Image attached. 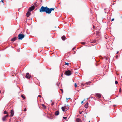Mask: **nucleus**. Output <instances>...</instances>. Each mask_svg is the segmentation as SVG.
Masks as SVG:
<instances>
[{
	"label": "nucleus",
	"mask_w": 122,
	"mask_h": 122,
	"mask_svg": "<svg viewBox=\"0 0 122 122\" xmlns=\"http://www.w3.org/2000/svg\"><path fill=\"white\" fill-rule=\"evenodd\" d=\"M55 9L54 8H49L47 6L44 7L42 6L39 10V11L41 12H45L46 14H49L51 13V12L54 10Z\"/></svg>",
	"instance_id": "f257e3e1"
},
{
	"label": "nucleus",
	"mask_w": 122,
	"mask_h": 122,
	"mask_svg": "<svg viewBox=\"0 0 122 122\" xmlns=\"http://www.w3.org/2000/svg\"><path fill=\"white\" fill-rule=\"evenodd\" d=\"M25 35L22 34H19L18 36V39L21 40L22 39L25 37Z\"/></svg>",
	"instance_id": "f03ea898"
},
{
	"label": "nucleus",
	"mask_w": 122,
	"mask_h": 122,
	"mask_svg": "<svg viewBox=\"0 0 122 122\" xmlns=\"http://www.w3.org/2000/svg\"><path fill=\"white\" fill-rule=\"evenodd\" d=\"M71 74V71L68 70L66 71L65 72V74L67 76H70Z\"/></svg>",
	"instance_id": "7ed1b4c3"
},
{
	"label": "nucleus",
	"mask_w": 122,
	"mask_h": 122,
	"mask_svg": "<svg viewBox=\"0 0 122 122\" xmlns=\"http://www.w3.org/2000/svg\"><path fill=\"white\" fill-rule=\"evenodd\" d=\"M9 116L8 114H7V115H6L5 116L3 117L2 118V120L3 121H6V118L8 117Z\"/></svg>",
	"instance_id": "20e7f679"
},
{
	"label": "nucleus",
	"mask_w": 122,
	"mask_h": 122,
	"mask_svg": "<svg viewBox=\"0 0 122 122\" xmlns=\"http://www.w3.org/2000/svg\"><path fill=\"white\" fill-rule=\"evenodd\" d=\"M25 77L28 79L30 78V75L29 74V73H26Z\"/></svg>",
	"instance_id": "39448f33"
},
{
	"label": "nucleus",
	"mask_w": 122,
	"mask_h": 122,
	"mask_svg": "<svg viewBox=\"0 0 122 122\" xmlns=\"http://www.w3.org/2000/svg\"><path fill=\"white\" fill-rule=\"evenodd\" d=\"M35 9V6L33 5L29 9V10L31 11L34 10Z\"/></svg>",
	"instance_id": "423d86ee"
},
{
	"label": "nucleus",
	"mask_w": 122,
	"mask_h": 122,
	"mask_svg": "<svg viewBox=\"0 0 122 122\" xmlns=\"http://www.w3.org/2000/svg\"><path fill=\"white\" fill-rule=\"evenodd\" d=\"M11 114H10V117H12L14 113V112L13 111V110H11Z\"/></svg>",
	"instance_id": "0eeeda50"
},
{
	"label": "nucleus",
	"mask_w": 122,
	"mask_h": 122,
	"mask_svg": "<svg viewBox=\"0 0 122 122\" xmlns=\"http://www.w3.org/2000/svg\"><path fill=\"white\" fill-rule=\"evenodd\" d=\"M76 122H81V120L79 118H76Z\"/></svg>",
	"instance_id": "6e6552de"
},
{
	"label": "nucleus",
	"mask_w": 122,
	"mask_h": 122,
	"mask_svg": "<svg viewBox=\"0 0 122 122\" xmlns=\"http://www.w3.org/2000/svg\"><path fill=\"white\" fill-rule=\"evenodd\" d=\"M96 95L97 97L99 98H100L101 97V94L99 93H97L96 94Z\"/></svg>",
	"instance_id": "1a4fd4ad"
},
{
	"label": "nucleus",
	"mask_w": 122,
	"mask_h": 122,
	"mask_svg": "<svg viewBox=\"0 0 122 122\" xmlns=\"http://www.w3.org/2000/svg\"><path fill=\"white\" fill-rule=\"evenodd\" d=\"M30 14V11H28L26 13V16L27 17H29Z\"/></svg>",
	"instance_id": "9d476101"
},
{
	"label": "nucleus",
	"mask_w": 122,
	"mask_h": 122,
	"mask_svg": "<svg viewBox=\"0 0 122 122\" xmlns=\"http://www.w3.org/2000/svg\"><path fill=\"white\" fill-rule=\"evenodd\" d=\"M17 39V37H15L14 38H12L11 40V41H15Z\"/></svg>",
	"instance_id": "9b49d317"
},
{
	"label": "nucleus",
	"mask_w": 122,
	"mask_h": 122,
	"mask_svg": "<svg viewBox=\"0 0 122 122\" xmlns=\"http://www.w3.org/2000/svg\"><path fill=\"white\" fill-rule=\"evenodd\" d=\"M59 112L58 111H56L55 112V115L56 116H57L59 115Z\"/></svg>",
	"instance_id": "f8f14e48"
},
{
	"label": "nucleus",
	"mask_w": 122,
	"mask_h": 122,
	"mask_svg": "<svg viewBox=\"0 0 122 122\" xmlns=\"http://www.w3.org/2000/svg\"><path fill=\"white\" fill-rule=\"evenodd\" d=\"M66 106H64V107H61V109L63 111H65V109H66Z\"/></svg>",
	"instance_id": "ddd939ff"
},
{
	"label": "nucleus",
	"mask_w": 122,
	"mask_h": 122,
	"mask_svg": "<svg viewBox=\"0 0 122 122\" xmlns=\"http://www.w3.org/2000/svg\"><path fill=\"white\" fill-rule=\"evenodd\" d=\"M84 107L86 108H87L88 107V103L87 102L86 103L84 106Z\"/></svg>",
	"instance_id": "4468645a"
},
{
	"label": "nucleus",
	"mask_w": 122,
	"mask_h": 122,
	"mask_svg": "<svg viewBox=\"0 0 122 122\" xmlns=\"http://www.w3.org/2000/svg\"><path fill=\"white\" fill-rule=\"evenodd\" d=\"M61 38L63 40H65L66 39V37L65 36H63L61 37Z\"/></svg>",
	"instance_id": "2eb2a0df"
},
{
	"label": "nucleus",
	"mask_w": 122,
	"mask_h": 122,
	"mask_svg": "<svg viewBox=\"0 0 122 122\" xmlns=\"http://www.w3.org/2000/svg\"><path fill=\"white\" fill-rule=\"evenodd\" d=\"M43 107V108L44 109H46V106L43 104H42L41 105Z\"/></svg>",
	"instance_id": "dca6fc26"
},
{
	"label": "nucleus",
	"mask_w": 122,
	"mask_h": 122,
	"mask_svg": "<svg viewBox=\"0 0 122 122\" xmlns=\"http://www.w3.org/2000/svg\"><path fill=\"white\" fill-rule=\"evenodd\" d=\"M96 41V40H94L93 41H91V43H95Z\"/></svg>",
	"instance_id": "f3484780"
},
{
	"label": "nucleus",
	"mask_w": 122,
	"mask_h": 122,
	"mask_svg": "<svg viewBox=\"0 0 122 122\" xmlns=\"http://www.w3.org/2000/svg\"><path fill=\"white\" fill-rule=\"evenodd\" d=\"M4 114H7V115L8 114V112H7L6 111H5L4 112Z\"/></svg>",
	"instance_id": "a211bd4d"
},
{
	"label": "nucleus",
	"mask_w": 122,
	"mask_h": 122,
	"mask_svg": "<svg viewBox=\"0 0 122 122\" xmlns=\"http://www.w3.org/2000/svg\"><path fill=\"white\" fill-rule=\"evenodd\" d=\"M21 97L23 99H25V97L23 95H21Z\"/></svg>",
	"instance_id": "6ab92c4d"
},
{
	"label": "nucleus",
	"mask_w": 122,
	"mask_h": 122,
	"mask_svg": "<svg viewBox=\"0 0 122 122\" xmlns=\"http://www.w3.org/2000/svg\"><path fill=\"white\" fill-rule=\"evenodd\" d=\"M91 82H90V81L87 82L85 83V84H86L87 85V84H88L90 83Z\"/></svg>",
	"instance_id": "aec40b11"
},
{
	"label": "nucleus",
	"mask_w": 122,
	"mask_h": 122,
	"mask_svg": "<svg viewBox=\"0 0 122 122\" xmlns=\"http://www.w3.org/2000/svg\"><path fill=\"white\" fill-rule=\"evenodd\" d=\"M86 43L85 42H82L81 43V44L83 45H85V44Z\"/></svg>",
	"instance_id": "412c9836"
},
{
	"label": "nucleus",
	"mask_w": 122,
	"mask_h": 122,
	"mask_svg": "<svg viewBox=\"0 0 122 122\" xmlns=\"http://www.w3.org/2000/svg\"><path fill=\"white\" fill-rule=\"evenodd\" d=\"M69 64L68 63H66V62H65V65H68Z\"/></svg>",
	"instance_id": "4be33fe9"
},
{
	"label": "nucleus",
	"mask_w": 122,
	"mask_h": 122,
	"mask_svg": "<svg viewBox=\"0 0 122 122\" xmlns=\"http://www.w3.org/2000/svg\"><path fill=\"white\" fill-rule=\"evenodd\" d=\"M54 104V103L53 102H52L51 104V106H52Z\"/></svg>",
	"instance_id": "5701e85b"
},
{
	"label": "nucleus",
	"mask_w": 122,
	"mask_h": 122,
	"mask_svg": "<svg viewBox=\"0 0 122 122\" xmlns=\"http://www.w3.org/2000/svg\"><path fill=\"white\" fill-rule=\"evenodd\" d=\"M75 87H76L77 86V85L76 84V83H75Z\"/></svg>",
	"instance_id": "b1692460"
},
{
	"label": "nucleus",
	"mask_w": 122,
	"mask_h": 122,
	"mask_svg": "<svg viewBox=\"0 0 122 122\" xmlns=\"http://www.w3.org/2000/svg\"><path fill=\"white\" fill-rule=\"evenodd\" d=\"M116 84H117L118 83V82L117 81H116L115 82Z\"/></svg>",
	"instance_id": "393cba45"
},
{
	"label": "nucleus",
	"mask_w": 122,
	"mask_h": 122,
	"mask_svg": "<svg viewBox=\"0 0 122 122\" xmlns=\"http://www.w3.org/2000/svg\"><path fill=\"white\" fill-rule=\"evenodd\" d=\"M121 88H120L119 90V92H121Z\"/></svg>",
	"instance_id": "a878e982"
},
{
	"label": "nucleus",
	"mask_w": 122,
	"mask_h": 122,
	"mask_svg": "<svg viewBox=\"0 0 122 122\" xmlns=\"http://www.w3.org/2000/svg\"><path fill=\"white\" fill-rule=\"evenodd\" d=\"M67 118V117H63V118L64 119H66Z\"/></svg>",
	"instance_id": "bb28decb"
},
{
	"label": "nucleus",
	"mask_w": 122,
	"mask_h": 122,
	"mask_svg": "<svg viewBox=\"0 0 122 122\" xmlns=\"http://www.w3.org/2000/svg\"><path fill=\"white\" fill-rule=\"evenodd\" d=\"M76 48V47H74L72 49V50L73 51L74 49H75Z\"/></svg>",
	"instance_id": "cd10ccee"
},
{
	"label": "nucleus",
	"mask_w": 122,
	"mask_h": 122,
	"mask_svg": "<svg viewBox=\"0 0 122 122\" xmlns=\"http://www.w3.org/2000/svg\"><path fill=\"white\" fill-rule=\"evenodd\" d=\"M118 57V56L117 55H116V58H117Z\"/></svg>",
	"instance_id": "c85d7f7f"
},
{
	"label": "nucleus",
	"mask_w": 122,
	"mask_h": 122,
	"mask_svg": "<svg viewBox=\"0 0 122 122\" xmlns=\"http://www.w3.org/2000/svg\"><path fill=\"white\" fill-rule=\"evenodd\" d=\"M60 90L61 91H62V93H63V89H60Z\"/></svg>",
	"instance_id": "c756f323"
},
{
	"label": "nucleus",
	"mask_w": 122,
	"mask_h": 122,
	"mask_svg": "<svg viewBox=\"0 0 122 122\" xmlns=\"http://www.w3.org/2000/svg\"><path fill=\"white\" fill-rule=\"evenodd\" d=\"M82 112H81V111H80L79 112V113L80 114H81L82 113Z\"/></svg>",
	"instance_id": "7c9ffc66"
},
{
	"label": "nucleus",
	"mask_w": 122,
	"mask_h": 122,
	"mask_svg": "<svg viewBox=\"0 0 122 122\" xmlns=\"http://www.w3.org/2000/svg\"><path fill=\"white\" fill-rule=\"evenodd\" d=\"M26 110V108H25L24 110V111L25 112Z\"/></svg>",
	"instance_id": "2f4dec72"
},
{
	"label": "nucleus",
	"mask_w": 122,
	"mask_h": 122,
	"mask_svg": "<svg viewBox=\"0 0 122 122\" xmlns=\"http://www.w3.org/2000/svg\"><path fill=\"white\" fill-rule=\"evenodd\" d=\"M38 97H39L41 98V96L40 95H39V96H38Z\"/></svg>",
	"instance_id": "473e14b6"
},
{
	"label": "nucleus",
	"mask_w": 122,
	"mask_h": 122,
	"mask_svg": "<svg viewBox=\"0 0 122 122\" xmlns=\"http://www.w3.org/2000/svg\"><path fill=\"white\" fill-rule=\"evenodd\" d=\"M114 20V18L112 19V21H113Z\"/></svg>",
	"instance_id": "72a5a7b5"
},
{
	"label": "nucleus",
	"mask_w": 122,
	"mask_h": 122,
	"mask_svg": "<svg viewBox=\"0 0 122 122\" xmlns=\"http://www.w3.org/2000/svg\"><path fill=\"white\" fill-rule=\"evenodd\" d=\"M67 100L68 99H70V98H66Z\"/></svg>",
	"instance_id": "f704fd0d"
},
{
	"label": "nucleus",
	"mask_w": 122,
	"mask_h": 122,
	"mask_svg": "<svg viewBox=\"0 0 122 122\" xmlns=\"http://www.w3.org/2000/svg\"><path fill=\"white\" fill-rule=\"evenodd\" d=\"M83 103V101H82L81 102V103L82 104Z\"/></svg>",
	"instance_id": "c9c22d12"
},
{
	"label": "nucleus",
	"mask_w": 122,
	"mask_h": 122,
	"mask_svg": "<svg viewBox=\"0 0 122 122\" xmlns=\"http://www.w3.org/2000/svg\"><path fill=\"white\" fill-rule=\"evenodd\" d=\"M1 1L3 3V0H1Z\"/></svg>",
	"instance_id": "e433bc0d"
},
{
	"label": "nucleus",
	"mask_w": 122,
	"mask_h": 122,
	"mask_svg": "<svg viewBox=\"0 0 122 122\" xmlns=\"http://www.w3.org/2000/svg\"><path fill=\"white\" fill-rule=\"evenodd\" d=\"M63 73L61 75V76L62 77V76H63Z\"/></svg>",
	"instance_id": "4c0bfd02"
},
{
	"label": "nucleus",
	"mask_w": 122,
	"mask_h": 122,
	"mask_svg": "<svg viewBox=\"0 0 122 122\" xmlns=\"http://www.w3.org/2000/svg\"><path fill=\"white\" fill-rule=\"evenodd\" d=\"M95 28V26H94V25H93V28Z\"/></svg>",
	"instance_id": "58836bf2"
},
{
	"label": "nucleus",
	"mask_w": 122,
	"mask_h": 122,
	"mask_svg": "<svg viewBox=\"0 0 122 122\" xmlns=\"http://www.w3.org/2000/svg\"><path fill=\"white\" fill-rule=\"evenodd\" d=\"M85 100H86V99H84V100H83V101H85Z\"/></svg>",
	"instance_id": "ea45409f"
},
{
	"label": "nucleus",
	"mask_w": 122,
	"mask_h": 122,
	"mask_svg": "<svg viewBox=\"0 0 122 122\" xmlns=\"http://www.w3.org/2000/svg\"><path fill=\"white\" fill-rule=\"evenodd\" d=\"M85 85V84L84 85L83 84H81V85Z\"/></svg>",
	"instance_id": "a19ab883"
},
{
	"label": "nucleus",
	"mask_w": 122,
	"mask_h": 122,
	"mask_svg": "<svg viewBox=\"0 0 122 122\" xmlns=\"http://www.w3.org/2000/svg\"><path fill=\"white\" fill-rule=\"evenodd\" d=\"M66 109H67V110H68V108H66Z\"/></svg>",
	"instance_id": "79ce46f5"
},
{
	"label": "nucleus",
	"mask_w": 122,
	"mask_h": 122,
	"mask_svg": "<svg viewBox=\"0 0 122 122\" xmlns=\"http://www.w3.org/2000/svg\"><path fill=\"white\" fill-rule=\"evenodd\" d=\"M75 53H76V52L75 51H74V53L75 54Z\"/></svg>",
	"instance_id": "37998d69"
},
{
	"label": "nucleus",
	"mask_w": 122,
	"mask_h": 122,
	"mask_svg": "<svg viewBox=\"0 0 122 122\" xmlns=\"http://www.w3.org/2000/svg\"><path fill=\"white\" fill-rule=\"evenodd\" d=\"M1 92V91L0 90V93Z\"/></svg>",
	"instance_id": "c03bdc74"
},
{
	"label": "nucleus",
	"mask_w": 122,
	"mask_h": 122,
	"mask_svg": "<svg viewBox=\"0 0 122 122\" xmlns=\"http://www.w3.org/2000/svg\"><path fill=\"white\" fill-rule=\"evenodd\" d=\"M89 122H90V121H89Z\"/></svg>",
	"instance_id": "a18cd8bd"
},
{
	"label": "nucleus",
	"mask_w": 122,
	"mask_h": 122,
	"mask_svg": "<svg viewBox=\"0 0 122 122\" xmlns=\"http://www.w3.org/2000/svg\"><path fill=\"white\" fill-rule=\"evenodd\" d=\"M68 106V105H67V106Z\"/></svg>",
	"instance_id": "49530a36"
},
{
	"label": "nucleus",
	"mask_w": 122,
	"mask_h": 122,
	"mask_svg": "<svg viewBox=\"0 0 122 122\" xmlns=\"http://www.w3.org/2000/svg\"><path fill=\"white\" fill-rule=\"evenodd\" d=\"M21 111H22V109H21Z\"/></svg>",
	"instance_id": "de8ad7c7"
},
{
	"label": "nucleus",
	"mask_w": 122,
	"mask_h": 122,
	"mask_svg": "<svg viewBox=\"0 0 122 122\" xmlns=\"http://www.w3.org/2000/svg\"><path fill=\"white\" fill-rule=\"evenodd\" d=\"M67 101V100H66V101Z\"/></svg>",
	"instance_id": "09e8293b"
}]
</instances>
